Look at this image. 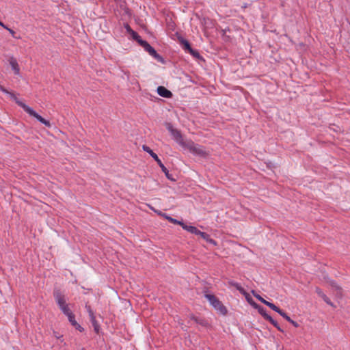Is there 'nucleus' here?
<instances>
[{"instance_id": "nucleus-1", "label": "nucleus", "mask_w": 350, "mask_h": 350, "mask_svg": "<svg viewBox=\"0 0 350 350\" xmlns=\"http://www.w3.org/2000/svg\"><path fill=\"white\" fill-rule=\"evenodd\" d=\"M10 95L12 99L15 100V102L21 107L25 112H27L29 116L34 117L36 118L40 122L44 124L47 127H51V124L49 121L43 118L41 116H40L38 113H36L32 108L25 104L24 103L19 100L17 97L15 96L14 93L8 92L7 93Z\"/></svg>"}, {"instance_id": "nucleus-2", "label": "nucleus", "mask_w": 350, "mask_h": 350, "mask_svg": "<svg viewBox=\"0 0 350 350\" xmlns=\"http://www.w3.org/2000/svg\"><path fill=\"white\" fill-rule=\"evenodd\" d=\"M183 148H186L196 156L206 157L209 154V152L206 151L203 146L196 144L191 140H186Z\"/></svg>"}, {"instance_id": "nucleus-3", "label": "nucleus", "mask_w": 350, "mask_h": 350, "mask_svg": "<svg viewBox=\"0 0 350 350\" xmlns=\"http://www.w3.org/2000/svg\"><path fill=\"white\" fill-rule=\"evenodd\" d=\"M205 297L209 301L214 308L218 310L221 314H226L227 310L221 302L213 295L206 294Z\"/></svg>"}, {"instance_id": "nucleus-4", "label": "nucleus", "mask_w": 350, "mask_h": 350, "mask_svg": "<svg viewBox=\"0 0 350 350\" xmlns=\"http://www.w3.org/2000/svg\"><path fill=\"white\" fill-rule=\"evenodd\" d=\"M143 150L150 154V155L156 161V163H158L162 171L165 174L166 176L169 178V172L167 169L163 164L161 161L159 159L157 154H155L148 146H143Z\"/></svg>"}, {"instance_id": "nucleus-5", "label": "nucleus", "mask_w": 350, "mask_h": 350, "mask_svg": "<svg viewBox=\"0 0 350 350\" xmlns=\"http://www.w3.org/2000/svg\"><path fill=\"white\" fill-rule=\"evenodd\" d=\"M141 46L147 51L151 56L157 59H161V56L157 53L154 48H152L146 41H142Z\"/></svg>"}, {"instance_id": "nucleus-6", "label": "nucleus", "mask_w": 350, "mask_h": 350, "mask_svg": "<svg viewBox=\"0 0 350 350\" xmlns=\"http://www.w3.org/2000/svg\"><path fill=\"white\" fill-rule=\"evenodd\" d=\"M54 297L59 308L67 305L64 295L59 291L54 292Z\"/></svg>"}, {"instance_id": "nucleus-7", "label": "nucleus", "mask_w": 350, "mask_h": 350, "mask_svg": "<svg viewBox=\"0 0 350 350\" xmlns=\"http://www.w3.org/2000/svg\"><path fill=\"white\" fill-rule=\"evenodd\" d=\"M172 137H174V140L180 144L182 147L184 145V143L186 142V140H184L183 139L182 135L177 129L172 131L171 133Z\"/></svg>"}, {"instance_id": "nucleus-8", "label": "nucleus", "mask_w": 350, "mask_h": 350, "mask_svg": "<svg viewBox=\"0 0 350 350\" xmlns=\"http://www.w3.org/2000/svg\"><path fill=\"white\" fill-rule=\"evenodd\" d=\"M157 93L159 96L167 98H171L172 96V92L163 86L157 88Z\"/></svg>"}, {"instance_id": "nucleus-9", "label": "nucleus", "mask_w": 350, "mask_h": 350, "mask_svg": "<svg viewBox=\"0 0 350 350\" xmlns=\"http://www.w3.org/2000/svg\"><path fill=\"white\" fill-rule=\"evenodd\" d=\"M9 63L12 67V69L14 72V74L19 75L20 68H19V66H18V64L16 59L14 57H11L9 59Z\"/></svg>"}, {"instance_id": "nucleus-10", "label": "nucleus", "mask_w": 350, "mask_h": 350, "mask_svg": "<svg viewBox=\"0 0 350 350\" xmlns=\"http://www.w3.org/2000/svg\"><path fill=\"white\" fill-rule=\"evenodd\" d=\"M316 293L326 302L328 305L331 306L333 308H336V306L330 301V299L327 297L326 295L323 293V292L319 288H317Z\"/></svg>"}, {"instance_id": "nucleus-11", "label": "nucleus", "mask_w": 350, "mask_h": 350, "mask_svg": "<svg viewBox=\"0 0 350 350\" xmlns=\"http://www.w3.org/2000/svg\"><path fill=\"white\" fill-rule=\"evenodd\" d=\"M183 228L192 234H195L196 235H200L201 231L199 230L196 227L193 226H188L185 224H184Z\"/></svg>"}, {"instance_id": "nucleus-12", "label": "nucleus", "mask_w": 350, "mask_h": 350, "mask_svg": "<svg viewBox=\"0 0 350 350\" xmlns=\"http://www.w3.org/2000/svg\"><path fill=\"white\" fill-rule=\"evenodd\" d=\"M332 288L336 291V296L341 298L342 296L341 288L334 282L332 281L330 283Z\"/></svg>"}, {"instance_id": "nucleus-13", "label": "nucleus", "mask_w": 350, "mask_h": 350, "mask_svg": "<svg viewBox=\"0 0 350 350\" xmlns=\"http://www.w3.org/2000/svg\"><path fill=\"white\" fill-rule=\"evenodd\" d=\"M200 236L203 239H204L206 241H207L208 243H209L211 244H213L214 245H215L217 244L216 241L215 240H213V239H211L210 237L209 234H206V232H202Z\"/></svg>"}, {"instance_id": "nucleus-14", "label": "nucleus", "mask_w": 350, "mask_h": 350, "mask_svg": "<svg viewBox=\"0 0 350 350\" xmlns=\"http://www.w3.org/2000/svg\"><path fill=\"white\" fill-rule=\"evenodd\" d=\"M264 318L267 320H268L271 324H273L280 331H282L280 326L278 325V323L272 319L271 316H269L268 314H264Z\"/></svg>"}, {"instance_id": "nucleus-15", "label": "nucleus", "mask_w": 350, "mask_h": 350, "mask_svg": "<svg viewBox=\"0 0 350 350\" xmlns=\"http://www.w3.org/2000/svg\"><path fill=\"white\" fill-rule=\"evenodd\" d=\"M232 286H234L241 294L243 295L248 296V293L244 290V288L238 283L231 282Z\"/></svg>"}, {"instance_id": "nucleus-16", "label": "nucleus", "mask_w": 350, "mask_h": 350, "mask_svg": "<svg viewBox=\"0 0 350 350\" xmlns=\"http://www.w3.org/2000/svg\"><path fill=\"white\" fill-rule=\"evenodd\" d=\"M180 44H182L183 49L186 51H189V50H191V47L189 43V42L183 38H181L180 39Z\"/></svg>"}, {"instance_id": "nucleus-17", "label": "nucleus", "mask_w": 350, "mask_h": 350, "mask_svg": "<svg viewBox=\"0 0 350 350\" xmlns=\"http://www.w3.org/2000/svg\"><path fill=\"white\" fill-rule=\"evenodd\" d=\"M265 305L267 306L268 307H269L273 310L278 312V314L281 313V312H282L281 309H280L278 306H276L275 305H274L273 304H272L269 301H267Z\"/></svg>"}, {"instance_id": "nucleus-18", "label": "nucleus", "mask_w": 350, "mask_h": 350, "mask_svg": "<svg viewBox=\"0 0 350 350\" xmlns=\"http://www.w3.org/2000/svg\"><path fill=\"white\" fill-rule=\"evenodd\" d=\"M265 305L267 306L268 307H269L273 310L278 312V314L281 313V312H282L281 309H280L278 306H276L275 305H274L273 304H272L269 301H267Z\"/></svg>"}, {"instance_id": "nucleus-19", "label": "nucleus", "mask_w": 350, "mask_h": 350, "mask_svg": "<svg viewBox=\"0 0 350 350\" xmlns=\"http://www.w3.org/2000/svg\"><path fill=\"white\" fill-rule=\"evenodd\" d=\"M265 305L267 306L268 307H269L273 310L278 312V314L281 313V312H282L281 309H280L278 306H276L275 305H274L273 304H272L269 301H267Z\"/></svg>"}, {"instance_id": "nucleus-20", "label": "nucleus", "mask_w": 350, "mask_h": 350, "mask_svg": "<svg viewBox=\"0 0 350 350\" xmlns=\"http://www.w3.org/2000/svg\"><path fill=\"white\" fill-rule=\"evenodd\" d=\"M60 310L62 311V312L66 315V316H68L70 314H71L72 312L70 311L69 307H68V305H66L62 308H60Z\"/></svg>"}, {"instance_id": "nucleus-21", "label": "nucleus", "mask_w": 350, "mask_h": 350, "mask_svg": "<svg viewBox=\"0 0 350 350\" xmlns=\"http://www.w3.org/2000/svg\"><path fill=\"white\" fill-rule=\"evenodd\" d=\"M67 317L68 319V321L70 322V323L73 326H77V322L75 320V315L73 314V313H72L71 314L67 316Z\"/></svg>"}, {"instance_id": "nucleus-22", "label": "nucleus", "mask_w": 350, "mask_h": 350, "mask_svg": "<svg viewBox=\"0 0 350 350\" xmlns=\"http://www.w3.org/2000/svg\"><path fill=\"white\" fill-rule=\"evenodd\" d=\"M92 324L94 327V331L98 333L99 332V325L98 322L96 320V318H94L93 319H90Z\"/></svg>"}, {"instance_id": "nucleus-23", "label": "nucleus", "mask_w": 350, "mask_h": 350, "mask_svg": "<svg viewBox=\"0 0 350 350\" xmlns=\"http://www.w3.org/2000/svg\"><path fill=\"white\" fill-rule=\"evenodd\" d=\"M167 220L174 224H178V225L181 226L182 227L184 225V223L183 221H178L174 218L171 217H170V218H167Z\"/></svg>"}, {"instance_id": "nucleus-24", "label": "nucleus", "mask_w": 350, "mask_h": 350, "mask_svg": "<svg viewBox=\"0 0 350 350\" xmlns=\"http://www.w3.org/2000/svg\"><path fill=\"white\" fill-rule=\"evenodd\" d=\"M192 319H193L197 323L200 324L203 326H206L208 324L205 320L202 319H198L197 317H193Z\"/></svg>"}, {"instance_id": "nucleus-25", "label": "nucleus", "mask_w": 350, "mask_h": 350, "mask_svg": "<svg viewBox=\"0 0 350 350\" xmlns=\"http://www.w3.org/2000/svg\"><path fill=\"white\" fill-rule=\"evenodd\" d=\"M252 293L254 295V296L258 299L260 301H261L262 303H263L264 304H266V303L267 302V301H266L265 299H263L260 295H259L258 294H256L254 291H252Z\"/></svg>"}, {"instance_id": "nucleus-26", "label": "nucleus", "mask_w": 350, "mask_h": 350, "mask_svg": "<svg viewBox=\"0 0 350 350\" xmlns=\"http://www.w3.org/2000/svg\"><path fill=\"white\" fill-rule=\"evenodd\" d=\"M86 308H87L88 312L90 315V319H93L94 318H96L90 306H86Z\"/></svg>"}, {"instance_id": "nucleus-27", "label": "nucleus", "mask_w": 350, "mask_h": 350, "mask_svg": "<svg viewBox=\"0 0 350 350\" xmlns=\"http://www.w3.org/2000/svg\"><path fill=\"white\" fill-rule=\"evenodd\" d=\"M188 52L192 55L193 57H200V55H199V53L196 51H194L193 49H191V50H189Z\"/></svg>"}, {"instance_id": "nucleus-28", "label": "nucleus", "mask_w": 350, "mask_h": 350, "mask_svg": "<svg viewBox=\"0 0 350 350\" xmlns=\"http://www.w3.org/2000/svg\"><path fill=\"white\" fill-rule=\"evenodd\" d=\"M245 297L246 299L247 300V301H248L250 304L253 305V306H255L256 308L257 307V305H256L255 303H253V302H252V298L250 297V295H249V294H248V296L245 295Z\"/></svg>"}, {"instance_id": "nucleus-29", "label": "nucleus", "mask_w": 350, "mask_h": 350, "mask_svg": "<svg viewBox=\"0 0 350 350\" xmlns=\"http://www.w3.org/2000/svg\"><path fill=\"white\" fill-rule=\"evenodd\" d=\"M280 314L284 318L286 321H291V318L284 312L282 310L281 313Z\"/></svg>"}, {"instance_id": "nucleus-30", "label": "nucleus", "mask_w": 350, "mask_h": 350, "mask_svg": "<svg viewBox=\"0 0 350 350\" xmlns=\"http://www.w3.org/2000/svg\"><path fill=\"white\" fill-rule=\"evenodd\" d=\"M289 323H291L294 327H297L299 326V324L291 319V321H288Z\"/></svg>"}, {"instance_id": "nucleus-31", "label": "nucleus", "mask_w": 350, "mask_h": 350, "mask_svg": "<svg viewBox=\"0 0 350 350\" xmlns=\"http://www.w3.org/2000/svg\"><path fill=\"white\" fill-rule=\"evenodd\" d=\"M131 36H132V37H133V38L134 40L135 39V38L138 37V36H139V34H138L137 32L134 31H133L131 33Z\"/></svg>"}, {"instance_id": "nucleus-32", "label": "nucleus", "mask_w": 350, "mask_h": 350, "mask_svg": "<svg viewBox=\"0 0 350 350\" xmlns=\"http://www.w3.org/2000/svg\"><path fill=\"white\" fill-rule=\"evenodd\" d=\"M167 129H168V131L172 133V131L174 130H176L175 129L173 128V126L170 124H167Z\"/></svg>"}, {"instance_id": "nucleus-33", "label": "nucleus", "mask_w": 350, "mask_h": 350, "mask_svg": "<svg viewBox=\"0 0 350 350\" xmlns=\"http://www.w3.org/2000/svg\"><path fill=\"white\" fill-rule=\"evenodd\" d=\"M167 129H168V131L172 133V131L174 130H176L175 129L173 128V126L170 124H167Z\"/></svg>"}, {"instance_id": "nucleus-34", "label": "nucleus", "mask_w": 350, "mask_h": 350, "mask_svg": "<svg viewBox=\"0 0 350 350\" xmlns=\"http://www.w3.org/2000/svg\"><path fill=\"white\" fill-rule=\"evenodd\" d=\"M5 29H7L13 37H14V34H15L14 31H13L12 29H10L8 27Z\"/></svg>"}, {"instance_id": "nucleus-35", "label": "nucleus", "mask_w": 350, "mask_h": 350, "mask_svg": "<svg viewBox=\"0 0 350 350\" xmlns=\"http://www.w3.org/2000/svg\"><path fill=\"white\" fill-rule=\"evenodd\" d=\"M77 329H78L80 332L83 331V328L77 323V326H75Z\"/></svg>"}, {"instance_id": "nucleus-36", "label": "nucleus", "mask_w": 350, "mask_h": 350, "mask_svg": "<svg viewBox=\"0 0 350 350\" xmlns=\"http://www.w3.org/2000/svg\"><path fill=\"white\" fill-rule=\"evenodd\" d=\"M125 28L127 30V31L130 33L133 31L131 29V28L130 27V26L129 25H126Z\"/></svg>"}, {"instance_id": "nucleus-37", "label": "nucleus", "mask_w": 350, "mask_h": 350, "mask_svg": "<svg viewBox=\"0 0 350 350\" xmlns=\"http://www.w3.org/2000/svg\"><path fill=\"white\" fill-rule=\"evenodd\" d=\"M135 40H136V41H137V42L140 45H141V43H142L141 42H142V41H144V40L141 38V37H140L139 36H138V37L135 38Z\"/></svg>"}, {"instance_id": "nucleus-38", "label": "nucleus", "mask_w": 350, "mask_h": 350, "mask_svg": "<svg viewBox=\"0 0 350 350\" xmlns=\"http://www.w3.org/2000/svg\"><path fill=\"white\" fill-rule=\"evenodd\" d=\"M259 312L264 317L265 314H267L263 308H259Z\"/></svg>"}, {"instance_id": "nucleus-39", "label": "nucleus", "mask_w": 350, "mask_h": 350, "mask_svg": "<svg viewBox=\"0 0 350 350\" xmlns=\"http://www.w3.org/2000/svg\"><path fill=\"white\" fill-rule=\"evenodd\" d=\"M0 90L4 93H8V91L5 90L3 86L0 85Z\"/></svg>"}, {"instance_id": "nucleus-40", "label": "nucleus", "mask_w": 350, "mask_h": 350, "mask_svg": "<svg viewBox=\"0 0 350 350\" xmlns=\"http://www.w3.org/2000/svg\"><path fill=\"white\" fill-rule=\"evenodd\" d=\"M161 216L163 217L164 218H165L166 219H167V218H170V216H168L167 215L163 213H162Z\"/></svg>"}, {"instance_id": "nucleus-41", "label": "nucleus", "mask_w": 350, "mask_h": 350, "mask_svg": "<svg viewBox=\"0 0 350 350\" xmlns=\"http://www.w3.org/2000/svg\"><path fill=\"white\" fill-rule=\"evenodd\" d=\"M161 216L163 217L164 218H165L166 219H167V218H170V216H168L167 215L163 213H162Z\"/></svg>"}, {"instance_id": "nucleus-42", "label": "nucleus", "mask_w": 350, "mask_h": 350, "mask_svg": "<svg viewBox=\"0 0 350 350\" xmlns=\"http://www.w3.org/2000/svg\"><path fill=\"white\" fill-rule=\"evenodd\" d=\"M0 25L2 26L4 29L7 28V26L5 25L1 21H0Z\"/></svg>"}, {"instance_id": "nucleus-43", "label": "nucleus", "mask_w": 350, "mask_h": 350, "mask_svg": "<svg viewBox=\"0 0 350 350\" xmlns=\"http://www.w3.org/2000/svg\"><path fill=\"white\" fill-rule=\"evenodd\" d=\"M154 212H155L156 213H157L159 215H161H161H162V212H161L160 211H157H157H154Z\"/></svg>"}, {"instance_id": "nucleus-44", "label": "nucleus", "mask_w": 350, "mask_h": 350, "mask_svg": "<svg viewBox=\"0 0 350 350\" xmlns=\"http://www.w3.org/2000/svg\"><path fill=\"white\" fill-rule=\"evenodd\" d=\"M150 208L152 210V211H156L154 208H153L152 207H150Z\"/></svg>"}, {"instance_id": "nucleus-45", "label": "nucleus", "mask_w": 350, "mask_h": 350, "mask_svg": "<svg viewBox=\"0 0 350 350\" xmlns=\"http://www.w3.org/2000/svg\"><path fill=\"white\" fill-rule=\"evenodd\" d=\"M81 350H85L84 349H82Z\"/></svg>"}]
</instances>
